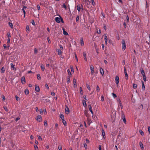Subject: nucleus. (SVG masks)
Wrapping results in <instances>:
<instances>
[{
    "label": "nucleus",
    "mask_w": 150,
    "mask_h": 150,
    "mask_svg": "<svg viewBox=\"0 0 150 150\" xmlns=\"http://www.w3.org/2000/svg\"><path fill=\"white\" fill-rule=\"evenodd\" d=\"M142 89L143 90H145V86L144 85V82L143 81H142Z\"/></svg>",
    "instance_id": "aec40b11"
},
{
    "label": "nucleus",
    "mask_w": 150,
    "mask_h": 150,
    "mask_svg": "<svg viewBox=\"0 0 150 150\" xmlns=\"http://www.w3.org/2000/svg\"><path fill=\"white\" fill-rule=\"evenodd\" d=\"M41 69L42 70V71H44L45 68L44 66V65H42L41 66Z\"/></svg>",
    "instance_id": "cd10ccee"
},
{
    "label": "nucleus",
    "mask_w": 150,
    "mask_h": 150,
    "mask_svg": "<svg viewBox=\"0 0 150 150\" xmlns=\"http://www.w3.org/2000/svg\"><path fill=\"white\" fill-rule=\"evenodd\" d=\"M71 71L72 73H74V68L73 67H70Z\"/></svg>",
    "instance_id": "603ef678"
},
{
    "label": "nucleus",
    "mask_w": 150,
    "mask_h": 150,
    "mask_svg": "<svg viewBox=\"0 0 150 150\" xmlns=\"http://www.w3.org/2000/svg\"><path fill=\"white\" fill-rule=\"evenodd\" d=\"M34 146L35 149V150H38V147L36 145H35Z\"/></svg>",
    "instance_id": "6e6d98bb"
},
{
    "label": "nucleus",
    "mask_w": 150,
    "mask_h": 150,
    "mask_svg": "<svg viewBox=\"0 0 150 150\" xmlns=\"http://www.w3.org/2000/svg\"><path fill=\"white\" fill-rule=\"evenodd\" d=\"M73 83H74V87L75 88L76 86V80L75 79H74L73 80Z\"/></svg>",
    "instance_id": "9d476101"
},
{
    "label": "nucleus",
    "mask_w": 150,
    "mask_h": 150,
    "mask_svg": "<svg viewBox=\"0 0 150 150\" xmlns=\"http://www.w3.org/2000/svg\"><path fill=\"white\" fill-rule=\"evenodd\" d=\"M141 74H142V76L145 75L144 71L143 69H141Z\"/></svg>",
    "instance_id": "4be33fe9"
},
{
    "label": "nucleus",
    "mask_w": 150,
    "mask_h": 150,
    "mask_svg": "<svg viewBox=\"0 0 150 150\" xmlns=\"http://www.w3.org/2000/svg\"><path fill=\"white\" fill-rule=\"evenodd\" d=\"M137 85L136 84L134 83L133 84V87L134 89L137 88Z\"/></svg>",
    "instance_id": "e433bc0d"
},
{
    "label": "nucleus",
    "mask_w": 150,
    "mask_h": 150,
    "mask_svg": "<svg viewBox=\"0 0 150 150\" xmlns=\"http://www.w3.org/2000/svg\"><path fill=\"white\" fill-rule=\"evenodd\" d=\"M105 35V38H104V40H108V38H107V34H105L104 35Z\"/></svg>",
    "instance_id": "72a5a7b5"
},
{
    "label": "nucleus",
    "mask_w": 150,
    "mask_h": 150,
    "mask_svg": "<svg viewBox=\"0 0 150 150\" xmlns=\"http://www.w3.org/2000/svg\"><path fill=\"white\" fill-rule=\"evenodd\" d=\"M79 16H76V22H78L79 20Z\"/></svg>",
    "instance_id": "09e8293b"
},
{
    "label": "nucleus",
    "mask_w": 150,
    "mask_h": 150,
    "mask_svg": "<svg viewBox=\"0 0 150 150\" xmlns=\"http://www.w3.org/2000/svg\"><path fill=\"white\" fill-rule=\"evenodd\" d=\"M25 93L26 95H28L29 93V91L28 89H26L25 91Z\"/></svg>",
    "instance_id": "b1692460"
},
{
    "label": "nucleus",
    "mask_w": 150,
    "mask_h": 150,
    "mask_svg": "<svg viewBox=\"0 0 150 150\" xmlns=\"http://www.w3.org/2000/svg\"><path fill=\"white\" fill-rule=\"evenodd\" d=\"M10 43V38H8L7 39V43L9 44Z\"/></svg>",
    "instance_id": "bf43d9fd"
},
{
    "label": "nucleus",
    "mask_w": 150,
    "mask_h": 150,
    "mask_svg": "<svg viewBox=\"0 0 150 150\" xmlns=\"http://www.w3.org/2000/svg\"><path fill=\"white\" fill-rule=\"evenodd\" d=\"M58 55H61L62 54V51L60 49H59L58 50Z\"/></svg>",
    "instance_id": "bb28decb"
},
{
    "label": "nucleus",
    "mask_w": 150,
    "mask_h": 150,
    "mask_svg": "<svg viewBox=\"0 0 150 150\" xmlns=\"http://www.w3.org/2000/svg\"><path fill=\"white\" fill-rule=\"evenodd\" d=\"M8 24L11 28L12 29L13 28V25L12 23L9 22L8 23Z\"/></svg>",
    "instance_id": "393cba45"
},
{
    "label": "nucleus",
    "mask_w": 150,
    "mask_h": 150,
    "mask_svg": "<svg viewBox=\"0 0 150 150\" xmlns=\"http://www.w3.org/2000/svg\"><path fill=\"white\" fill-rule=\"evenodd\" d=\"M35 91L37 92H39L40 91V88L39 86H36L35 88Z\"/></svg>",
    "instance_id": "f3484780"
},
{
    "label": "nucleus",
    "mask_w": 150,
    "mask_h": 150,
    "mask_svg": "<svg viewBox=\"0 0 150 150\" xmlns=\"http://www.w3.org/2000/svg\"><path fill=\"white\" fill-rule=\"evenodd\" d=\"M4 108L5 110L6 111H8V109L6 107L4 106Z\"/></svg>",
    "instance_id": "0e129e2a"
},
{
    "label": "nucleus",
    "mask_w": 150,
    "mask_h": 150,
    "mask_svg": "<svg viewBox=\"0 0 150 150\" xmlns=\"http://www.w3.org/2000/svg\"><path fill=\"white\" fill-rule=\"evenodd\" d=\"M100 71L101 73V74L102 75H103L104 74V70L102 68H100Z\"/></svg>",
    "instance_id": "dca6fc26"
},
{
    "label": "nucleus",
    "mask_w": 150,
    "mask_h": 150,
    "mask_svg": "<svg viewBox=\"0 0 150 150\" xmlns=\"http://www.w3.org/2000/svg\"><path fill=\"white\" fill-rule=\"evenodd\" d=\"M84 114L87 117H88V115L87 113V112L86 111H85L84 112Z\"/></svg>",
    "instance_id": "a19ab883"
},
{
    "label": "nucleus",
    "mask_w": 150,
    "mask_h": 150,
    "mask_svg": "<svg viewBox=\"0 0 150 150\" xmlns=\"http://www.w3.org/2000/svg\"><path fill=\"white\" fill-rule=\"evenodd\" d=\"M60 117L62 119V120H64V116L62 114H60Z\"/></svg>",
    "instance_id": "c85d7f7f"
},
{
    "label": "nucleus",
    "mask_w": 150,
    "mask_h": 150,
    "mask_svg": "<svg viewBox=\"0 0 150 150\" xmlns=\"http://www.w3.org/2000/svg\"><path fill=\"white\" fill-rule=\"evenodd\" d=\"M47 40H48V42L50 44L51 43V41L50 40L49 37H48L47 38Z\"/></svg>",
    "instance_id": "13d9d810"
},
{
    "label": "nucleus",
    "mask_w": 150,
    "mask_h": 150,
    "mask_svg": "<svg viewBox=\"0 0 150 150\" xmlns=\"http://www.w3.org/2000/svg\"><path fill=\"white\" fill-rule=\"evenodd\" d=\"M11 69H13L15 71L16 70V68L14 67V65L12 63H11Z\"/></svg>",
    "instance_id": "1a4fd4ad"
},
{
    "label": "nucleus",
    "mask_w": 150,
    "mask_h": 150,
    "mask_svg": "<svg viewBox=\"0 0 150 150\" xmlns=\"http://www.w3.org/2000/svg\"><path fill=\"white\" fill-rule=\"evenodd\" d=\"M58 148L59 150H62L61 145H59L58 146Z\"/></svg>",
    "instance_id": "3c124183"
},
{
    "label": "nucleus",
    "mask_w": 150,
    "mask_h": 150,
    "mask_svg": "<svg viewBox=\"0 0 150 150\" xmlns=\"http://www.w3.org/2000/svg\"><path fill=\"white\" fill-rule=\"evenodd\" d=\"M84 145L85 149H86L87 148V145L86 143L84 144Z\"/></svg>",
    "instance_id": "5fc2aeb1"
},
{
    "label": "nucleus",
    "mask_w": 150,
    "mask_h": 150,
    "mask_svg": "<svg viewBox=\"0 0 150 150\" xmlns=\"http://www.w3.org/2000/svg\"><path fill=\"white\" fill-rule=\"evenodd\" d=\"M11 37V33L9 32H8L7 33V37L8 38H10V37Z\"/></svg>",
    "instance_id": "ea45409f"
},
{
    "label": "nucleus",
    "mask_w": 150,
    "mask_h": 150,
    "mask_svg": "<svg viewBox=\"0 0 150 150\" xmlns=\"http://www.w3.org/2000/svg\"><path fill=\"white\" fill-rule=\"evenodd\" d=\"M65 113L68 114L69 113V110L68 108V107L67 106H66L65 109Z\"/></svg>",
    "instance_id": "6e6552de"
},
{
    "label": "nucleus",
    "mask_w": 150,
    "mask_h": 150,
    "mask_svg": "<svg viewBox=\"0 0 150 150\" xmlns=\"http://www.w3.org/2000/svg\"><path fill=\"white\" fill-rule=\"evenodd\" d=\"M115 80L116 84H118L119 82V78L118 76H117L115 77Z\"/></svg>",
    "instance_id": "0eeeda50"
},
{
    "label": "nucleus",
    "mask_w": 150,
    "mask_h": 150,
    "mask_svg": "<svg viewBox=\"0 0 150 150\" xmlns=\"http://www.w3.org/2000/svg\"><path fill=\"white\" fill-rule=\"evenodd\" d=\"M83 56L85 60L86 61H87V59L86 58V53L85 52H83Z\"/></svg>",
    "instance_id": "2eb2a0df"
},
{
    "label": "nucleus",
    "mask_w": 150,
    "mask_h": 150,
    "mask_svg": "<svg viewBox=\"0 0 150 150\" xmlns=\"http://www.w3.org/2000/svg\"><path fill=\"white\" fill-rule=\"evenodd\" d=\"M101 101H103L104 100V96H103V95H102L101 96Z\"/></svg>",
    "instance_id": "338daca9"
},
{
    "label": "nucleus",
    "mask_w": 150,
    "mask_h": 150,
    "mask_svg": "<svg viewBox=\"0 0 150 150\" xmlns=\"http://www.w3.org/2000/svg\"><path fill=\"white\" fill-rule=\"evenodd\" d=\"M31 23L33 25H35V22H34V20H33L31 21Z\"/></svg>",
    "instance_id": "864d4df0"
},
{
    "label": "nucleus",
    "mask_w": 150,
    "mask_h": 150,
    "mask_svg": "<svg viewBox=\"0 0 150 150\" xmlns=\"http://www.w3.org/2000/svg\"><path fill=\"white\" fill-rule=\"evenodd\" d=\"M121 118L122 119V120L124 122L125 124H126V120L125 117V115L123 113H122L121 115Z\"/></svg>",
    "instance_id": "7ed1b4c3"
},
{
    "label": "nucleus",
    "mask_w": 150,
    "mask_h": 150,
    "mask_svg": "<svg viewBox=\"0 0 150 150\" xmlns=\"http://www.w3.org/2000/svg\"><path fill=\"white\" fill-rule=\"evenodd\" d=\"M21 81L22 84H24L25 83V78L24 76L22 77L21 79Z\"/></svg>",
    "instance_id": "39448f33"
},
{
    "label": "nucleus",
    "mask_w": 150,
    "mask_h": 150,
    "mask_svg": "<svg viewBox=\"0 0 150 150\" xmlns=\"http://www.w3.org/2000/svg\"><path fill=\"white\" fill-rule=\"evenodd\" d=\"M143 79L144 81H146V76L145 75H143Z\"/></svg>",
    "instance_id": "49530a36"
},
{
    "label": "nucleus",
    "mask_w": 150,
    "mask_h": 150,
    "mask_svg": "<svg viewBox=\"0 0 150 150\" xmlns=\"http://www.w3.org/2000/svg\"><path fill=\"white\" fill-rule=\"evenodd\" d=\"M87 87L88 90H91L90 87L89 85L87 84Z\"/></svg>",
    "instance_id": "680f3d73"
},
{
    "label": "nucleus",
    "mask_w": 150,
    "mask_h": 150,
    "mask_svg": "<svg viewBox=\"0 0 150 150\" xmlns=\"http://www.w3.org/2000/svg\"><path fill=\"white\" fill-rule=\"evenodd\" d=\"M36 120L39 122H40L42 121V119L41 115H38Z\"/></svg>",
    "instance_id": "423d86ee"
},
{
    "label": "nucleus",
    "mask_w": 150,
    "mask_h": 150,
    "mask_svg": "<svg viewBox=\"0 0 150 150\" xmlns=\"http://www.w3.org/2000/svg\"><path fill=\"white\" fill-rule=\"evenodd\" d=\"M80 94L82 95L83 94V91L82 90V88L81 87H80Z\"/></svg>",
    "instance_id": "f704fd0d"
},
{
    "label": "nucleus",
    "mask_w": 150,
    "mask_h": 150,
    "mask_svg": "<svg viewBox=\"0 0 150 150\" xmlns=\"http://www.w3.org/2000/svg\"><path fill=\"white\" fill-rule=\"evenodd\" d=\"M102 135L104 139H105L106 137L105 133L104 130L102 129Z\"/></svg>",
    "instance_id": "4468645a"
},
{
    "label": "nucleus",
    "mask_w": 150,
    "mask_h": 150,
    "mask_svg": "<svg viewBox=\"0 0 150 150\" xmlns=\"http://www.w3.org/2000/svg\"><path fill=\"white\" fill-rule=\"evenodd\" d=\"M76 8L79 12H80L83 10V6L81 4L77 5L76 6Z\"/></svg>",
    "instance_id": "f257e3e1"
},
{
    "label": "nucleus",
    "mask_w": 150,
    "mask_h": 150,
    "mask_svg": "<svg viewBox=\"0 0 150 150\" xmlns=\"http://www.w3.org/2000/svg\"><path fill=\"white\" fill-rule=\"evenodd\" d=\"M34 54H36L38 53V50L36 48H35L34 49Z\"/></svg>",
    "instance_id": "473e14b6"
},
{
    "label": "nucleus",
    "mask_w": 150,
    "mask_h": 150,
    "mask_svg": "<svg viewBox=\"0 0 150 150\" xmlns=\"http://www.w3.org/2000/svg\"><path fill=\"white\" fill-rule=\"evenodd\" d=\"M119 104L120 105V106L121 108L122 109L123 108V106L122 105V103L121 101L120 100L119 102Z\"/></svg>",
    "instance_id": "37998d69"
},
{
    "label": "nucleus",
    "mask_w": 150,
    "mask_h": 150,
    "mask_svg": "<svg viewBox=\"0 0 150 150\" xmlns=\"http://www.w3.org/2000/svg\"><path fill=\"white\" fill-rule=\"evenodd\" d=\"M91 69V75H93L94 73V69L93 66V65H91L90 66Z\"/></svg>",
    "instance_id": "20e7f679"
},
{
    "label": "nucleus",
    "mask_w": 150,
    "mask_h": 150,
    "mask_svg": "<svg viewBox=\"0 0 150 150\" xmlns=\"http://www.w3.org/2000/svg\"><path fill=\"white\" fill-rule=\"evenodd\" d=\"M89 109V111L91 112V114L92 115H93V112L92 110V107H91V105H89L88 106Z\"/></svg>",
    "instance_id": "ddd939ff"
},
{
    "label": "nucleus",
    "mask_w": 150,
    "mask_h": 150,
    "mask_svg": "<svg viewBox=\"0 0 150 150\" xmlns=\"http://www.w3.org/2000/svg\"><path fill=\"white\" fill-rule=\"evenodd\" d=\"M62 122L63 124L64 125L66 126L67 125V122L64 120H62Z\"/></svg>",
    "instance_id": "7c9ffc66"
},
{
    "label": "nucleus",
    "mask_w": 150,
    "mask_h": 150,
    "mask_svg": "<svg viewBox=\"0 0 150 150\" xmlns=\"http://www.w3.org/2000/svg\"><path fill=\"white\" fill-rule=\"evenodd\" d=\"M124 73H125V77H127V78H126V79H128V76L127 74V72L126 69V68H125V67H124Z\"/></svg>",
    "instance_id": "9b49d317"
},
{
    "label": "nucleus",
    "mask_w": 150,
    "mask_h": 150,
    "mask_svg": "<svg viewBox=\"0 0 150 150\" xmlns=\"http://www.w3.org/2000/svg\"><path fill=\"white\" fill-rule=\"evenodd\" d=\"M15 98H16V100L18 101L19 100V98L18 96H16Z\"/></svg>",
    "instance_id": "052dcab7"
},
{
    "label": "nucleus",
    "mask_w": 150,
    "mask_h": 150,
    "mask_svg": "<svg viewBox=\"0 0 150 150\" xmlns=\"http://www.w3.org/2000/svg\"><path fill=\"white\" fill-rule=\"evenodd\" d=\"M122 50L124 51L126 48V45L125 42L124 40H122Z\"/></svg>",
    "instance_id": "f03ea898"
},
{
    "label": "nucleus",
    "mask_w": 150,
    "mask_h": 150,
    "mask_svg": "<svg viewBox=\"0 0 150 150\" xmlns=\"http://www.w3.org/2000/svg\"><path fill=\"white\" fill-rule=\"evenodd\" d=\"M81 41V45L83 46L84 45V42L83 41V38H81L80 39Z\"/></svg>",
    "instance_id": "6ab92c4d"
},
{
    "label": "nucleus",
    "mask_w": 150,
    "mask_h": 150,
    "mask_svg": "<svg viewBox=\"0 0 150 150\" xmlns=\"http://www.w3.org/2000/svg\"><path fill=\"white\" fill-rule=\"evenodd\" d=\"M75 58H76V61L77 62H78V58H77V55H76V54H75Z\"/></svg>",
    "instance_id": "e2e57ef3"
},
{
    "label": "nucleus",
    "mask_w": 150,
    "mask_h": 150,
    "mask_svg": "<svg viewBox=\"0 0 150 150\" xmlns=\"http://www.w3.org/2000/svg\"><path fill=\"white\" fill-rule=\"evenodd\" d=\"M44 124L45 126H47V121L46 120L44 121Z\"/></svg>",
    "instance_id": "79ce46f5"
},
{
    "label": "nucleus",
    "mask_w": 150,
    "mask_h": 150,
    "mask_svg": "<svg viewBox=\"0 0 150 150\" xmlns=\"http://www.w3.org/2000/svg\"><path fill=\"white\" fill-rule=\"evenodd\" d=\"M112 95L114 98H116L117 97V95L114 93H112Z\"/></svg>",
    "instance_id": "de8ad7c7"
},
{
    "label": "nucleus",
    "mask_w": 150,
    "mask_h": 150,
    "mask_svg": "<svg viewBox=\"0 0 150 150\" xmlns=\"http://www.w3.org/2000/svg\"><path fill=\"white\" fill-rule=\"evenodd\" d=\"M63 34L64 35H68V33L66 31L64 30V29H63Z\"/></svg>",
    "instance_id": "4c0bfd02"
},
{
    "label": "nucleus",
    "mask_w": 150,
    "mask_h": 150,
    "mask_svg": "<svg viewBox=\"0 0 150 150\" xmlns=\"http://www.w3.org/2000/svg\"><path fill=\"white\" fill-rule=\"evenodd\" d=\"M5 71V69L4 67H3L1 69V73H4Z\"/></svg>",
    "instance_id": "412c9836"
},
{
    "label": "nucleus",
    "mask_w": 150,
    "mask_h": 150,
    "mask_svg": "<svg viewBox=\"0 0 150 150\" xmlns=\"http://www.w3.org/2000/svg\"><path fill=\"white\" fill-rule=\"evenodd\" d=\"M148 131L149 134H150V127L149 126L148 127Z\"/></svg>",
    "instance_id": "774afa93"
},
{
    "label": "nucleus",
    "mask_w": 150,
    "mask_h": 150,
    "mask_svg": "<svg viewBox=\"0 0 150 150\" xmlns=\"http://www.w3.org/2000/svg\"><path fill=\"white\" fill-rule=\"evenodd\" d=\"M71 76H69L67 78V81L68 83H69L70 82V78Z\"/></svg>",
    "instance_id": "a18cd8bd"
},
{
    "label": "nucleus",
    "mask_w": 150,
    "mask_h": 150,
    "mask_svg": "<svg viewBox=\"0 0 150 150\" xmlns=\"http://www.w3.org/2000/svg\"><path fill=\"white\" fill-rule=\"evenodd\" d=\"M26 31L27 32H28V31H29L30 30V28L28 25H27L26 27Z\"/></svg>",
    "instance_id": "c756f323"
},
{
    "label": "nucleus",
    "mask_w": 150,
    "mask_h": 150,
    "mask_svg": "<svg viewBox=\"0 0 150 150\" xmlns=\"http://www.w3.org/2000/svg\"><path fill=\"white\" fill-rule=\"evenodd\" d=\"M100 89L99 87L98 86H96V91L98 92H99L100 91Z\"/></svg>",
    "instance_id": "c03bdc74"
},
{
    "label": "nucleus",
    "mask_w": 150,
    "mask_h": 150,
    "mask_svg": "<svg viewBox=\"0 0 150 150\" xmlns=\"http://www.w3.org/2000/svg\"><path fill=\"white\" fill-rule=\"evenodd\" d=\"M38 137L39 140H42V138H41V137L40 136H38Z\"/></svg>",
    "instance_id": "8fccbe9b"
},
{
    "label": "nucleus",
    "mask_w": 150,
    "mask_h": 150,
    "mask_svg": "<svg viewBox=\"0 0 150 150\" xmlns=\"http://www.w3.org/2000/svg\"><path fill=\"white\" fill-rule=\"evenodd\" d=\"M37 79L38 80H40L41 79V77L40 74H38L37 75Z\"/></svg>",
    "instance_id": "a878e982"
},
{
    "label": "nucleus",
    "mask_w": 150,
    "mask_h": 150,
    "mask_svg": "<svg viewBox=\"0 0 150 150\" xmlns=\"http://www.w3.org/2000/svg\"><path fill=\"white\" fill-rule=\"evenodd\" d=\"M60 20L61 18H59L58 17H56L55 18L56 21L57 23H59L60 22Z\"/></svg>",
    "instance_id": "f8f14e48"
},
{
    "label": "nucleus",
    "mask_w": 150,
    "mask_h": 150,
    "mask_svg": "<svg viewBox=\"0 0 150 150\" xmlns=\"http://www.w3.org/2000/svg\"><path fill=\"white\" fill-rule=\"evenodd\" d=\"M139 144L140 145L141 149L142 150H143L144 148L143 144L141 142H140L139 143Z\"/></svg>",
    "instance_id": "a211bd4d"
},
{
    "label": "nucleus",
    "mask_w": 150,
    "mask_h": 150,
    "mask_svg": "<svg viewBox=\"0 0 150 150\" xmlns=\"http://www.w3.org/2000/svg\"><path fill=\"white\" fill-rule=\"evenodd\" d=\"M91 2H92V4L94 6L95 5V3L94 1V0H91Z\"/></svg>",
    "instance_id": "69168bd1"
},
{
    "label": "nucleus",
    "mask_w": 150,
    "mask_h": 150,
    "mask_svg": "<svg viewBox=\"0 0 150 150\" xmlns=\"http://www.w3.org/2000/svg\"><path fill=\"white\" fill-rule=\"evenodd\" d=\"M67 71L69 74V76H71L72 74L71 73L69 69H68L67 70Z\"/></svg>",
    "instance_id": "5701e85b"
},
{
    "label": "nucleus",
    "mask_w": 150,
    "mask_h": 150,
    "mask_svg": "<svg viewBox=\"0 0 150 150\" xmlns=\"http://www.w3.org/2000/svg\"><path fill=\"white\" fill-rule=\"evenodd\" d=\"M139 133H140V134H141L142 135V136H143L144 135V132L142 131V130H139Z\"/></svg>",
    "instance_id": "c9c22d12"
},
{
    "label": "nucleus",
    "mask_w": 150,
    "mask_h": 150,
    "mask_svg": "<svg viewBox=\"0 0 150 150\" xmlns=\"http://www.w3.org/2000/svg\"><path fill=\"white\" fill-rule=\"evenodd\" d=\"M58 127V125L57 123L55 124V128L56 129H57Z\"/></svg>",
    "instance_id": "4d7b16f0"
},
{
    "label": "nucleus",
    "mask_w": 150,
    "mask_h": 150,
    "mask_svg": "<svg viewBox=\"0 0 150 150\" xmlns=\"http://www.w3.org/2000/svg\"><path fill=\"white\" fill-rule=\"evenodd\" d=\"M62 7L64 8L66 10L67 9V7L65 4L64 3L62 5Z\"/></svg>",
    "instance_id": "58836bf2"
},
{
    "label": "nucleus",
    "mask_w": 150,
    "mask_h": 150,
    "mask_svg": "<svg viewBox=\"0 0 150 150\" xmlns=\"http://www.w3.org/2000/svg\"><path fill=\"white\" fill-rule=\"evenodd\" d=\"M83 104L84 107H86L87 106V105L86 103V102L85 100H83Z\"/></svg>",
    "instance_id": "2f4dec72"
}]
</instances>
